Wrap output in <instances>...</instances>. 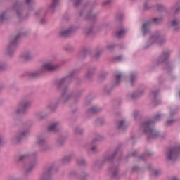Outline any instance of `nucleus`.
<instances>
[{
	"label": "nucleus",
	"mask_w": 180,
	"mask_h": 180,
	"mask_svg": "<svg viewBox=\"0 0 180 180\" xmlns=\"http://www.w3.org/2000/svg\"><path fill=\"white\" fill-rule=\"evenodd\" d=\"M26 108V105H22V109H25Z\"/></svg>",
	"instance_id": "nucleus-8"
},
{
	"label": "nucleus",
	"mask_w": 180,
	"mask_h": 180,
	"mask_svg": "<svg viewBox=\"0 0 180 180\" xmlns=\"http://www.w3.org/2000/svg\"><path fill=\"white\" fill-rule=\"evenodd\" d=\"M123 34H124V30H120L118 34H117V37H122L123 36Z\"/></svg>",
	"instance_id": "nucleus-4"
},
{
	"label": "nucleus",
	"mask_w": 180,
	"mask_h": 180,
	"mask_svg": "<svg viewBox=\"0 0 180 180\" xmlns=\"http://www.w3.org/2000/svg\"><path fill=\"white\" fill-rule=\"evenodd\" d=\"M25 60H27V56H25Z\"/></svg>",
	"instance_id": "nucleus-11"
},
{
	"label": "nucleus",
	"mask_w": 180,
	"mask_h": 180,
	"mask_svg": "<svg viewBox=\"0 0 180 180\" xmlns=\"http://www.w3.org/2000/svg\"><path fill=\"white\" fill-rule=\"evenodd\" d=\"M146 24H144V25H143V27H146Z\"/></svg>",
	"instance_id": "nucleus-10"
},
{
	"label": "nucleus",
	"mask_w": 180,
	"mask_h": 180,
	"mask_svg": "<svg viewBox=\"0 0 180 180\" xmlns=\"http://www.w3.org/2000/svg\"><path fill=\"white\" fill-rule=\"evenodd\" d=\"M70 30H67L61 33L62 36H64V37H67L68 34H70Z\"/></svg>",
	"instance_id": "nucleus-3"
},
{
	"label": "nucleus",
	"mask_w": 180,
	"mask_h": 180,
	"mask_svg": "<svg viewBox=\"0 0 180 180\" xmlns=\"http://www.w3.org/2000/svg\"><path fill=\"white\" fill-rule=\"evenodd\" d=\"M120 77H121L120 75H117L116 76V79H117V81H119V79L120 78Z\"/></svg>",
	"instance_id": "nucleus-6"
},
{
	"label": "nucleus",
	"mask_w": 180,
	"mask_h": 180,
	"mask_svg": "<svg viewBox=\"0 0 180 180\" xmlns=\"http://www.w3.org/2000/svg\"><path fill=\"white\" fill-rule=\"evenodd\" d=\"M55 69L56 66L53 65V64L49 63H45L42 67V70H44V71H53V70Z\"/></svg>",
	"instance_id": "nucleus-1"
},
{
	"label": "nucleus",
	"mask_w": 180,
	"mask_h": 180,
	"mask_svg": "<svg viewBox=\"0 0 180 180\" xmlns=\"http://www.w3.org/2000/svg\"><path fill=\"white\" fill-rule=\"evenodd\" d=\"M49 130H56V124H53L49 127Z\"/></svg>",
	"instance_id": "nucleus-5"
},
{
	"label": "nucleus",
	"mask_w": 180,
	"mask_h": 180,
	"mask_svg": "<svg viewBox=\"0 0 180 180\" xmlns=\"http://www.w3.org/2000/svg\"><path fill=\"white\" fill-rule=\"evenodd\" d=\"M27 2H29V0H27Z\"/></svg>",
	"instance_id": "nucleus-12"
},
{
	"label": "nucleus",
	"mask_w": 180,
	"mask_h": 180,
	"mask_svg": "<svg viewBox=\"0 0 180 180\" xmlns=\"http://www.w3.org/2000/svg\"><path fill=\"white\" fill-rule=\"evenodd\" d=\"M176 24V21H173L174 26H175Z\"/></svg>",
	"instance_id": "nucleus-7"
},
{
	"label": "nucleus",
	"mask_w": 180,
	"mask_h": 180,
	"mask_svg": "<svg viewBox=\"0 0 180 180\" xmlns=\"http://www.w3.org/2000/svg\"><path fill=\"white\" fill-rule=\"evenodd\" d=\"M122 124H123V121L120 122V125L122 126Z\"/></svg>",
	"instance_id": "nucleus-9"
},
{
	"label": "nucleus",
	"mask_w": 180,
	"mask_h": 180,
	"mask_svg": "<svg viewBox=\"0 0 180 180\" xmlns=\"http://www.w3.org/2000/svg\"><path fill=\"white\" fill-rule=\"evenodd\" d=\"M178 151H180V147L170 150L169 153V158L170 160H172V158H174V157H176V154L178 153Z\"/></svg>",
	"instance_id": "nucleus-2"
}]
</instances>
